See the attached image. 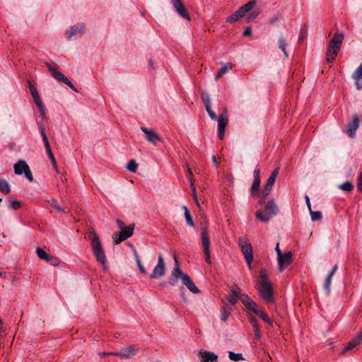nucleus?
Listing matches in <instances>:
<instances>
[{
  "mask_svg": "<svg viewBox=\"0 0 362 362\" xmlns=\"http://www.w3.org/2000/svg\"><path fill=\"white\" fill-rule=\"evenodd\" d=\"M201 97L204 103L206 110L207 111L210 118L212 120H216L217 116L211 108V100L209 94L206 92H203L201 95Z\"/></svg>",
  "mask_w": 362,
  "mask_h": 362,
  "instance_id": "nucleus-19",
  "label": "nucleus"
},
{
  "mask_svg": "<svg viewBox=\"0 0 362 362\" xmlns=\"http://www.w3.org/2000/svg\"><path fill=\"white\" fill-rule=\"evenodd\" d=\"M141 130L144 133L146 139L153 145H156V141H160V136L153 130L141 127Z\"/></svg>",
  "mask_w": 362,
  "mask_h": 362,
  "instance_id": "nucleus-17",
  "label": "nucleus"
},
{
  "mask_svg": "<svg viewBox=\"0 0 362 362\" xmlns=\"http://www.w3.org/2000/svg\"><path fill=\"white\" fill-rule=\"evenodd\" d=\"M28 83L30 94L40 113V117H42V119H45L46 117V107L41 99V97L37 91V89L31 83V81H28Z\"/></svg>",
  "mask_w": 362,
  "mask_h": 362,
  "instance_id": "nucleus-8",
  "label": "nucleus"
},
{
  "mask_svg": "<svg viewBox=\"0 0 362 362\" xmlns=\"http://www.w3.org/2000/svg\"><path fill=\"white\" fill-rule=\"evenodd\" d=\"M231 312V308L225 305L221 309V319L226 321Z\"/></svg>",
  "mask_w": 362,
  "mask_h": 362,
  "instance_id": "nucleus-30",
  "label": "nucleus"
},
{
  "mask_svg": "<svg viewBox=\"0 0 362 362\" xmlns=\"http://www.w3.org/2000/svg\"><path fill=\"white\" fill-rule=\"evenodd\" d=\"M45 66L51 73L52 76L58 81L62 82L67 85L71 90L78 92L77 88L71 83V81L62 72L57 71L54 66L49 63H45Z\"/></svg>",
  "mask_w": 362,
  "mask_h": 362,
  "instance_id": "nucleus-9",
  "label": "nucleus"
},
{
  "mask_svg": "<svg viewBox=\"0 0 362 362\" xmlns=\"http://www.w3.org/2000/svg\"><path fill=\"white\" fill-rule=\"evenodd\" d=\"M230 295H235L236 296H240L239 288H238V287L237 286H233L232 288Z\"/></svg>",
  "mask_w": 362,
  "mask_h": 362,
  "instance_id": "nucleus-54",
  "label": "nucleus"
},
{
  "mask_svg": "<svg viewBox=\"0 0 362 362\" xmlns=\"http://www.w3.org/2000/svg\"><path fill=\"white\" fill-rule=\"evenodd\" d=\"M275 250H276L277 257L281 255V254H283L281 250L279 248V243H276V247H275Z\"/></svg>",
  "mask_w": 362,
  "mask_h": 362,
  "instance_id": "nucleus-61",
  "label": "nucleus"
},
{
  "mask_svg": "<svg viewBox=\"0 0 362 362\" xmlns=\"http://www.w3.org/2000/svg\"><path fill=\"white\" fill-rule=\"evenodd\" d=\"M247 303L245 305L247 310L256 314L260 308L259 306L254 300Z\"/></svg>",
  "mask_w": 362,
  "mask_h": 362,
  "instance_id": "nucleus-29",
  "label": "nucleus"
},
{
  "mask_svg": "<svg viewBox=\"0 0 362 362\" xmlns=\"http://www.w3.org/2000/svg\"><path fill=\"white\" fill-rule=\"evenodd\" d=\"M344 35L343 33H336L332 39L329 42L327 49V58L326 61L327 63H332L335 59L336 56L337 55L343 40H344Z\"/></svg>",
  "mask_w": 362,
  "mask_h": 362,
  "instance_id": "nucleus-2",
  "label": "nucleus"
},
{
  "mask_svg": "<svg viewBox=\"0 0 362 362\" xmlns=\"http://www.w3.org/2000/svg\"><path fill=\"white\" fill-rule=\"evenodd\" d=\"M260 185V181L253 180L252 185L251 186V192L252 194H256L259 191Z\"/></svg>",
  "mask_w": 362,
  "mask_h": 362,
  "instance_id": "nucleus-45",
  "label": "nucleus"
},
{
  "mask_svg": "<svg viewBox=\"0 0 362 362\" xmlns=\"http://www.w3.org/2000/svg\"><path fill=\"white\" fill-rule=\"evenodd\" d=\"M357 188L359 191L362 192V172L360 173L358 177Z\"/></svg>",
  "mask_w": 362,
  "mask_h": 362,
  "instance_id": "nucleus-53",
  "label": "nucleus"
},
{
  "mask_svg": "<svg viewBox=\"0 0 362 362\" xmlns=\"http://www.w3.org/2000/svg\"><path fill=\"white\" fill-rule=\"evenodd\" d=\"M252 34V28L251 27H247L243 33L244 36H249Z\"/></svg>",
  "mask_w": 362,
  "mask_h": 362,
  "instance_id": "nucleus-58",
  "label": "nucleus"
},
{
  "mask_svg": "<svg viewBox=\"0 0 362 362\" xmlns=\"http://www.w3.org/2000/svg\"><path fill=\"white\" fill-rule=\"evenodd\" d=\"M238 299L239 296L229 294L227 300L231 305H234L238 302Z\"/></svg>",
  "mask_w": 362,
  "mask_h": 362,
  "instance_id": "nucleus-47",
  "label": "nucleus"
},
{
  "mask_svg": "<svg viewBox=\"0 0 362 362\" xmlns=\"http://www.w3.org/2000/svg\"><path fill=\"white\" fill-rule=\"evenodd\" d=\"M292 256L291 252H287L277 257L278 270L279 272H282L287 266L291 264Z\"/></svg>",
  "mask_w": 362,
  "mask_h": 362,
  "instance_id": "nucleus-14",
  "label": "nucleus"
},
{
  "mask_svg": "<svg viewBox=\"0 0 362 362\" xmlns=\"http://www.w3.org/2000/svg\"><path fill=\"white\" fill-rule=\"evenodd\" d=\"M36 252H37V256L40 259H45L47 262H51V259H53V257L47 254V252L40 247L37 248Z\"/></svg>",
  "mask_w": 362,
  "mask_h": 362,
  "instance_id": "nucleus-26",
  "label": "nucleus"
},
{
  "mask_svg": "<svg viewBox=\"0 0 362 362\" xmlns=\"http://www.w3.org/2000/svg\"><path fill=\"white\" fill-rule=\"evenodd\" d=\"M278 208L274 200L268 202L265 206L264 211H257L255 214L256 218L264 223H267L272 217L276 216Z\"/></svg>",
  "mask_w": 362,
  "mask_h": 362,
  "instance_id": "nucleus-5",
  "label": "nucleus"
},
{
  "mask_svg": "<svg viewBox=\"0 0 362 362\" xmlns=\"http://www.w3.org/2000/svg\"><path fill=\"white\" fill-rule=\"evenodd\" d=\"M14 173L16 175H22L24 173L25 177L30 182L33 180V176L32 172L30 169V167L26 163L25 161L23 160H18L16 163L14 164Z\"/></svg>",
  "mask_w": 362,
  "mask_h": 362,
  "instance_id": "nucleus-10",
  "label": "nucleus"
},
{
  "mask_svg": "<svg viewBox=\"0 0 362 362\" xmlns=\"http://www.w3.org/2000/svg\"><path fill=\"white\" fill-rule=\"evenodd\" d=\"M332 279V276H330V274H328L327 277L325 279V284H324V288L325 290L327 295H329L330 293V286H331Z\"/></svg>",
  "mask_w": 362,
  "mask_h": 362,
  "instance_id": "nucleus-37",
  "label": "nucleus"
},
{
  "mask_svg": "<svg viewBox=\"0 0 362 362\" xmlns=\"http://www.w3.org/2000/svg\"><path fill=\"white\" fill-rule=\"evenodd\" d=\"M254 180L260 181V171L259 169H255L253 173Z\"/></svg>",
  "mask_w": 362,
  "mask_h": 362,
  "instance_id": "nucleus-52",
  "label": "nucleus"
},
{
  "mask_svg": "<svg viewBox=\"0 0 362 362\" xmlns=\"http://www.w3.org/2000/svg\"><path fill=\"white\" fill-rule=\"evenodd\" d=\"M86 32V24L83 22L76 23L69 27L65 33L64 37L68 41L77 40L81 38Z\"/></svg>",
  "mask_w": 362,
  "mask_h": 362,
  "instance_id": "nucleus-4",
  "label": "nucleus"
},
{
  "mask_svg": "<svg viewBox=\"0 0 362 362\" xmlns=\"http://www.w3.org/2000/svg\"><path fill=\"white\" fill-rule=\"evenodd\" d=\"M202 245L203 247V250L205 255V260L208 264L211 263V258H210V239L209 235L207 231V228L204 227L202 229Z\"/></svg>",
  "mask_w": 362,
  "mask_h": 362,
  "instance_id": "nucleus-12",
  "label": "nucleus"
},
{
  "mask_svg": "<svg viewBox=\"0 0 362 362\" xmlns=\"http://www.w3.org/2000/svg\"><path fill=\"white\" fill-rule=\"evenodd\" d=\"M256 4L257 2L255 0H252L240 6L236 11H235L232 15L229 16L226 18V22L229 23H235L240 18H243L247 13H249L250 11H252L256 6Z\"/></svg>",
  "mask_w": 362,
  "mask_h": 362,
  "instance_id": "nucleus-6",
  "label": "nucleus"
},
{
  "mask_svg": "<svg viewBox=\"0 0 362 362\" xmlns=\"http://www.w3.org/2000/svg\"><path fill=\"white\" fill-rule=\"evenodd\" d=\"M37 126H38V129L40 130V134L42 136L43 142L45 144L46 151H47V154H49L50 153H52V152L51 150V147H50L47 136L45 133L44 125L42 124V122H38Z\"/></svg>",
  "mask_w": 362,
  "mask_h": 362,
  "instance_id": "nucleus-21",
  "label": "nucleus"
},
{
  "mask_svg": "<svg viewBox=\"0 0 362 362\" xmlns=\"http://www.w3.org/2000/svg\"><path fill=\"white\" fill-rule=\"evenodd\" d=\"M188 173H189L188 180L190 182V187H191V189L192 192V196H193L194 199H197V192H196V188L194 187V180L192 179V173L189 169L188 170Z\"/></svg>",
  "mask_w": 362,
  "mask_h": 362,
  "instance_id": "nucleus-32",
  "label": "nucleus"
},
{
  "mask_svg": "<svg viewBox=\"0 0 362 362\" xmlns=\"http://www.w3.org/2000/svg\"><path fill=\"white\" fill-rule=\"evenodd\" d=\"M112 239L115 244L116 245L120 243L121 242L125 240L122 235H119V233H114L112 235Z\"/></svg>",
  "mask_w": 362,
  "mask_h": 362,
  "instance_id": "nucleus-46",
  "label": "nucleus"
},
{
  "mask_svg": "<svg viewBox=\"0 0 362 362\" xmlns=\"http://www.w3.org/2000/svg\"><path fill=\"white\" fill-rule=\"evenodd\" d=\"M361 341L355 337L351 341H350L346 346L344 348V352L348 351L355 346H356L358 344H359Z\"/></svg>",
  "mask_w": 362,
  "mask_h": 362,
  "instance_id": "nucleus-33",
  "label": "nucleus"
},
{
  "mask_svg": "<svg viewBox=\"0 0 362 362\" xmlns=\"http://www.w3.org/2000/svg\"><path fill=\"white\" fill-rule=\"evenodd\" d=\"M0 191L4 194H8L11 192L10 185L6 180L0 179Z\"/></svg>",
  "mask_w": 362,
  "mask_h": 362,
  "instance_id": "nucleus-27",
  "label": "nucleus"
},
{
  "mask_svg": "<svg viewBox=\"0 0 362 362\" xmlns=\"http://www.w3.org/2000/svg\"><path fill=\"white\" fill-rule=\"evenodd\" d=\"M187 288L193 293H199V289L194 285L189 276H184V279L182 281Z\"/></svg>",
  "mask_w": 362,
  "mask_h": 362,
  "instance_id": "nucleus-22",
  "label": "nucleus"
},
{
  "mask_svg": "<svg viewBox=\"0 0 362 362\" xmlns=\"http://www.w3.org/2000/svg\"><path fill=\"white\" fill-rule=\"evenodd\" d=\"M352 76L355 81H359L362 78V64L356 69Z\"/></svg>",
  "mask_w": 362,
  "mask_h": 362,
  "instance_id": "nucleus-39",
  "label": "nucleus"
},
{
  "mask_svg": "<svg viewBox=\"0 0 362 362\" xmlns=\"http://www.w3.org/2000/svg\"><path fill=\"white\" fill-rule=\"evenodd\" d=\"M221 64H222V66H221V69L218 71V72L217 73V74L216 75V76L214 78L216 81H218L221 77H222V76L223 74H225L226 72H228V70L231 69L233 67V65L230 63H228V64H224L221 63Z\"/></svg>",
  "mask_w": 362,
  "mask_h": 362,
  "instance_id": "nucleus-25",
  "label": "nucleus"
},
{
  "mask_svg": "<svg viewBox=\"0 0 362 362\" xmlns=\"http://www.w3.org/2000/svg\"><path fill=\"white\" fill-rule=\"evenodd\" d=\"M197 207L199 209V210L201 211L202 209V204H201V202L198 198V197H197V199H194Z\"/></svg>",
  "mask_w": 362,
  "mask_h": 362,
  "instance_id": "nucleus-63",
  "label": "nucleus"
},
{
  "mask_svg": "<svg viewBox=\"0 0 362 362\" xmlns=\"http://www.w3.org/2000/svg\"><path fill=\"white\" fill-rule=\"evenodd\" d=\"M117 223L118 225V227L119 228V229H121V230L122 229H124V228L126 227L125 224L124 223L123 221H122L121 220L119 219H117Z\"/></svg>",
  "mask_w": 362,
  "mask_h": 362,
  "instance_id": "nucleus-59",
  "label": "nucleus"
},
{
  "mask_svg": "<svg viewBox=\"0 0 362 362\" xmlns=\"http://www.w3.org/2000/svg\"><path fill=\"white\" fill-rule=\"evenodd\" d=\"M274 182H275V180L274 179H272V178L269 177V178H268V180L267 181V184H266L264 187L267 188V190L268 189H272Z\"/></svg>",
  "mask_w": 362,
  "mask_h": 362,
  "instance_id": "nucleus-49",
  "label": "nucleus"
},
{
  "mask_svg": "<svg viewBox=\"0 0 362 362\" xmlns=\"http://www.w3.org/2000/svg\"><path fill=\"white\" fill-rule=\"evenodd\" d=\"M253 330H254V334H255V337L257 339H259L262 334V332L259 328V327H253Z\"/></svg>",
  "mask_w": 362,
  "mask_h": 362,
  "instance_id": "nucleus-50",
  "label": "nucleus"
},
{
  "mask_svg": "<svg viewBox=\"0 0 362 362\" xmlns=\"http://www.w3.org/2000/svg\"><path fill=\"white\" fill-rule=\"evenodd\" d=\"M311 216V219L313 221H319L322 218V214L319 211H313L311 209V211H309Z\"/></svg>",
  "mask_w": 362,
  "mask_h": 362,
  "instance_id": "nucleus-42",
  "label": "nucleus"
},
{
  "mask_svg": "<svg viewBox=\"0 0 362 362\" xmlns=\"http://www.w3.org/2000/svg\"><path fill=\"white\" fill-rule=\"evenodd\" d=\"M238 245L241 249V252L245 259L248 267L251 268V264L253 260V251L251 244L244 237H240L238 239Z\"/></svg>",
  "mask_w": 362,
  "mask_h": 362,
  "instance_id": "nucleus-7",
  "label": "nucleus"
},
{
  "mask_svg": "<svg viewBox=\"0 0 362 362\" xmlns=\"http://www.w3.org/2000/svg\"><path fill=\"white\" fill-rule=\"evenodd\" d=\"M228 357L231 361H239L243 360V355L241 354H236L233 351H228Z\"/></svg>",
  "mask_w": 362,
  "mask_h": 362,
  "instance_id": "nucleus-38",
  "label": "nucleus"
},
{
  "mask_svg": "<svg viewBox=\"0 0 362 362\" xmlns=\"http://www.w3.org/2000/svg\"><path fill=\"white\" fill-rule=\"evenodd\" d=\"M250 322L252 328L258 326L257 319L253 317L250 318Z\"/></svg>",
  "mask_w": 362,
  "mask_h": 362,
  "instance_id": "nucleus-56",
  "label": "nucleus"
},
{
  "mask_svg": "<svg viewBox=\"0 0 362 362\" xmlns=\"http://www.w3.org/2000/svg\"><path fill=\"white\" fill-rule=\"evenodd\" d=\"M198 357L201 362H218V356L211 351L201 349L198 353Z\"/></svg>",
  "mask_w": 362,
  "mask_h": 362,
  "instance_id": "nucleus-16",
  "label": "nucleus"
},
{
  "mask_svg": "<svg viewBox=\"0 0 362 362\" xmlns=\"http://www.w3.org/2000/svg\"><path fill=\"white\" fill-rule=\"evenodd\" d=\"M137 168L138 165L134 160H130L127 165V169L130 172H136Z\"/></svg>",
  "mask_w": 362,
  "mask_h": 362,
  "instance_id": "nucleus-43",
  "label": "nucleus"
},
{
  "mask_svg": "<svg viewBox=\"0 0 362 362\" xmlns=\"http://www.w3.org/2000/svg\"><path fill=\"white\" fill-rule=\"evenodd\" d=\"M270 191H271V189H268L267 190V188H265V187L264 188V190L262 192L263 199L266 198L269 195V194L270 193Z\"/></svg>",
  "mask_w": 362,
  "mask_h": 362,
  "instance_id": "nucleus-60",
  "label": "nucleus"
},
{
  "mask_svg": "<svg viewBox=\"0 0 362 362\" xmlns=\"http://www.w3.org/2000/svg\"><path fill=\"white\" fill-rule=\"evenodd\" d=\"M256 288L261 298L267 303L274 302V292L272 283L269 281L265 269H262L259 274V280Z\"/></svg>",
  "mask_w": 362,
  "mask_h": 362,
  "instance_id": "nucleus-1",
  "label": "nucleus"
},
{
  "mask_svg": "<svg viewBox=\"0 0 362 362\" xmlns=\"http://www.w3.org/2000/svg\"><path fill=\"white\" fill-rule=\"evenodd\" d=\"M339 189L346 192H351L354 189V186L351 182L346 181L339 185Z\"/></svg>",
  "mask_w": 362,
  "mask_h": 362,
  "instance_id": "nucleus-36",
  "label": "nucleus"
},
{
  "mask_svg": "<svg viewBox=\"0 0 362 362\" xmlns=\"http://www.w3.org/2000/svg\"><path fill=\"white\" fill-rule=\"evenodd\" d=\"M175 259V267L171 273V278L169 280V284L171 285H175L178 279H180L182 281L184 279V276H187L180 268L179 263L176 256H174Z\"/></svg>",
  "mask_w": 362,
  "mask_h": 362,
  "instance_id": "nucleus-13",
  "label": "nucleus"
},
{
  "mask_svg": "<svg viewBox=\"0 0 362 362\" xmlns=\"http://www.w3.org/2000/svg\"><path fill=\"white\" fill-rule=\"evenodd\" d=\"M279 170H280V168L279 167H277L276 168L272 173V174L270 175L269 177L274 179V180H276V178L277 177V175H279Z\"/></svg>",
  "mask_w": 362,
  "mask_h": 362,
  "instance_id": "nucleus-51",
  "label": "nucleus"
},
{
  "mask_svg": "<svg viewBox=\"0 0 362 362\" xmlns=\"http://www.w3.org/2000/svg\"><path fill=\"white\" fill-rule=\"evenodd\" d=\"M171 4L175 11L182 18L189 21L190 18L187 13L181 0H171Z\"/></svg>",
  "mask_w": 362,
  "mask_h": 362,
  "instance_id": "nucleus-18",
  "label": "nucleus"
},
{
  "mask_svg": "<svg viewBox=\"0 0 362 362\" xmlns=\"http://www.w3.org/2000/svg\"><path fill=\"white\" fill-rule=\"evenodd\" d=\"M165 274V264L162 254L159 253L158 255V264L153 268L150 278L153 279H160Z\"/></svg>",
  "mask_w": 362,
  "mask_h": 362,
  "instance_id": "nucleus-11",
  "label": "nucleus"
},
{
  "mask_svg": "<svg viewBox=\"0 0 362 362\" xmlns=\"http://www.w3.org/2000/svg\"><path fill=\"white\" fill-rule=\"evenodd\" d=\"M89 238L90 240L92 251L96 257L97 261L102 264L104 269H106V257L103 250L98 235L94 231H90L89 233Z\"/></svg>",
  "mask_w": 362,
  "mask_h": 362,
  "instance_id": "nucleus-3",
  "label": "nucleus"
},
{
  "mask_svg": "<svg viewBox=\"0 0 362 362\" xmlns=\"http://www.w3.org/2000/svg\"><path fill=\"white\" fill-rule=\"evenodd\" d=\"M138 353V349L134 346H129L122 348L119 351L114 353V356H117L121 358H129L135 356Z\"/></svg>",
  "mask_w": 362,
  "mask_h": 362,
  "instance_id": "nucleus-15",
  "label": "nucleus"
},
{
  "mask_svg": "<svg viewBox=\"0 0 362 362\" xmlns=\"http://www.w3.org/2000/svg\"><path fill=\"white\" fill-rule=\"evenodd\" d=\"M225 136V129H218V136L220 139H223Z\"/></svg>",
  "mask_w": 362,
  "mask_h": 362,
  "instance_id": "nucleus-55",
  "label": "nucleus"
},
{
  "mask_svg": "<svg viewBox=\"0 0 362 362\" xmlns=\"http://www.w3.org/2000/svg\"><path fill=\"white\" fill-rule=\"evenodd\" d=\"M356 337L361 341L362 340V330L356 336Z\"/></svg>",
  "mask_w": 362,
  "mask_h": 362,
  "instance_id": "nucleus-64",
  "label": "nucleus"
},
{
  "mask_svg": "<svg viewBox=\"0 0 362 362\" xmlns=\"http://www.w3.org/2000/svg\"><path fill=\"white\" fill-rule=\"evenodd\" d=\"M305 202H306V205L308 206V209L309 210V211H311V204H310V198L308 195H305Z\"/></svg>",
  "mask_w": 362,
  "mask_h": 362,
  "instance_id": "nucleus-57",
  "label": "nucleus"
},
{
  "mask_svg": "<svg viewBox=\"0 0 362 362\" xmlns=\"http://www.w3.org/2000/svg\"><path fill=\"white\" fill-rule=\"evenodd\" d=\"M216 119H218V129H225L228 124L227 110L226 108Z\"/></svg>",
  "mask_w": 362,
  "mask_h": 362,
  "instance_id": "nucleus-23",
  "label": "nucleus"
},
{
  "mask_svg": "<svg viewBox=\"0 0 362 362\" xmlns=\"http://www.w3.org/2000/svg\"><path fill=\"white\" fill-rule=\"evenodd\" d=\"M51 206L54 208L57 211L60 212V213H64L65 212V210L64 209H63L62 207H61L58 203H57V201L54 199H52L48 201Z\"/></svg>",
  "mask_w": 362,
  "mask_h": 362,
  "instance_id": "nucleus-40",
  "label": "nucleus"
},
{
  "mask_svg": "<svg viewBox=\"0 0 362 362\" xmlns=\"http://www.w3.org/2000/svg\"><path fill=\"white\" fill-rule=\"evenodd\" d=\"M134 229V224L126 226L124 229H122L121 232H119V235H122L126 240L133 235Z\"/></svg>",
  "mask_w": 362,
  "mask_h": 362,
  "instance_id": "nucleus-24",
  "label": "nucleus"
},
{
  "mask_svg": "<svg viewBox=\"0 0 362 362\" xmlns=\"http://www.w3.org/2000/svg\"><path fill=\"white\" fill-rule=\"evenodd\" d=\"M183 209L185 210V217L187 221V223L190 227H194V223L193 221L192 217L186 206H183Z\"/></svg>",
  "mask_w": 362,
  "mask_h": 362,
  "instance_id": "nucleus-31",
  "label": "nucleus"
},
{
  "mask_svg": "<svg viewBox=\"0 0 362 362\" xmlns=\"http://www.w3.org/2000/svg\"><path fill=\"white\" fill-rule=\"evenodd\" d=\"M256 315L257 316H259L265 322H267V323H268L269 325H272L273 324L272 320L269 318V317L266 313V312L264 310H263L262 309L259 308V310L257 311Z\"/></svg>",
  "mask_w": 362,
  "mask_h": 362,
  "instance_id": "nucleus-28",
  "label": "nucleus"
},
{
  "mask_svg": "<svg viewBox=\"0 0 362 362\" xmlns=\"http://www.w3.org/2000/svg\"><path fill=\"white\" fill-rule=\"evenodd\" d=\"M8 207L13 210H18L21 207V203L15 199H9L8 201Z\"/></svg>",
  "mask_w": 362,
  "mask_h": 362,
  "instance_id": "nucleus-35",
  "label": "nucleus"
},
{
  "mask_svg": "<svg viewBox=\"0 0 362 362\" xmlns=\"http://www.w3.org/2000/svg\"><path fill=\"white\" fill-rule=\"evenodd\" d=\"M359 127V119L357 115L353 116L352 121L347 125L346 133L351 138H354L356 134V131Z\"/></svg>",
  "mask_w": 362,
  "mask_h": 362,
  "instance_id": "nucleus-20",
  "label": "nucleus"
},
{
  "mask_svg": "<svg viewBox=\"0 0 362 362\" xmlns=\"http://www.w3.org/2000/svg\"><path fill=\"white\" fill-rule=\"evenodd\" d=\"M286 41L285 39H284L283 37H279V49L283 52L284 56L286 57H288V54L286 50Z\"/></svg>",
  "mask_w": 362,
  "mask_h": 362,
  "instance_id": "nucleus-34",
  "label": "nucleus"
},
{
  "mask_svg": "<svg viewBox=\"0 0 362 362\" xmlns=\"http://www.w3.org/2000/svg\"><path fill=\"white\" fill-rule=\"evenodd\" d=\"M259 15V11L257 10L252 11L247 16V21L251 22L254 21Z\"/></svg>",
  "mask_w": 362,
  "mask_h": 362,
  "instance_id": "nucleus-44",
  "label": "nucleus"
},
{
  "mask_svg": "<svg viewBox=\"0 0 362 362\" xmlns=\"http://www.w3.org/2000/svg\"><path fill=\"white\" fill-rule=\"evenodd\" d=\"M338 269V266L336 264L334 266V267L332 269V270L330 271L329 274L330 276H332L334 274V273L336 272V271Z\"/></svg>",
  "mask_w": 362,
  "mask_h": 362,
  "instance_id": "nucleus-62",
  "label": "nucleus"
},
{
  "mask_svg": "<svg viewBox=\"0 0 362 362\" xmlns=\"http://www.w3.org/2000/svg\"><path fill=\"white\" fill-rule=\"evenodd\" d=\"M239 299L242 301V303L245 305L247 303L252 300L246 294H240L239 296Z\"/></svg>",
  "mask_w": 362,
  "mask_h": 362,
  "instance_id": "nucleus-48",
  "label": "nucleus"
},
{
  "mask_svg": "<svg viewBox=\"0 0 362 362\" xmlns=\"http://www.w3.org/2000/svg\"><path fill=\"white\" fill-rule=\"evenodd\" d=\"M134 255H135V257H136V264H137V266L139 267V271L144 274H146V269L144 268V267L141 264V262L140 260V258L137 254V252L135 251L134 252Z\"/></svg>",
  "mask_w": 362,
  "mask_h": 362,
  "instance_id": "nucleus-41",
  "label": "nucleus"
}]
</instances>
